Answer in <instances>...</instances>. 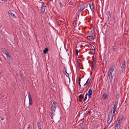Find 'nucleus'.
Listing matches in <instances>:
<instances>
[{"mask_svg":"<svg viewBox=\"0 0 129 129\" xmlns=\"http://www.w3.org/2000/svg\"><path fill=\"white\" fill-rule=\"evenodd\" d=\"M114 69L113 68L111 67L108 71V76H109V78L111 81L113 79L112 73L114 71Z\"/></svg>","mask_w":129,"mask_h":129,"instance_id":"obj_1","label":"nucleus"},{"mask_svg":"<svg viewBox=\"0 0 129 129\" xmlns=\"http://www.w3.org/2000/svg\"><path fill=\"white\" fill-rule=\"evenodd\" d=\"M112 111L110 112L109 113L108 118L107 121V123L109 124H110L113 120V115L112 116Z\"/></svg>","mask_w":129,"mask_h":129,"instance_id":"obj_2","label":"nucleus"},{"mask_svg":"<svg viewBox=\"0 0 129 129\" xmlns=\"http://www.w3.org/2000/svg\"><path fill=\"white\" fill-rule=\"evenodd\" d=\"M8 13L13 18H16V17L15 15L16 13L13 11L9 10L8 11Z\"/></svg>","mask_w":129,"mask_h":129,"instance_id":"obj_3","label":"nucleus"},{"mask_svg":"<svg viewBox=\"0 0 129 129\" xmlns=\"http://www.w3.org/2000/svg\"><path fill=\"white\" fill-rule=\"evenodd\" d=\"M85 4H82L78 8V10L79 12L82 11L85 8Z\"/></svg>","mask_w":129,"mask_h":129,"instance_id":"obj_4","label":"nucleus"},{"mask_svg":"<svg viewBox=\"0 0 129 129\" xmlns=\"http://www.w3.org/2000/svg\"><path fill=\"white\" fill-rule=\"evenodd\" d=\"M89 7L90 8V9H91V10H92V12H93L94 11V5H93L92 4H89Z\"/></svg>","mask_w":129,"mask_h":129,"instance_id":"obj_5","label":"nucleus"},{"mask_svg":"<svg viewBox=\"0 0 129 129\" xmlns=\"http://www.w3.org/2000/svg\"><path fill=\"white\" fill-rule=\"evenodd\" d=\"M46 8V6H43V5L41 6V12L42 14H43L44 13L45 9Z\"/></svg>","mask_w":129,"mask_h":129,"instance_id":"obj_6","label":"nucleus"},{"mask_svg":"<svg viewBox=\"0 0 129 129\" xmlns=\"http://www.w3.org/2000/svg\"><path fill=\"white\" fill-rule=\"evenodd\" d=\"M83 97L84 96L82 94H80L78 96V98H79L78 101L80 102H82V99L83 98Z\"/></svg>","mask_w":129,"mask_h":129,"instance_id":"obj_7","label":"nucleus"},{"mask_svg":"<svg viewBox=\"0 0 129 129\" xmlns=\"http://www.w3.org/2000/svg\"><path fill=\"white\" fill-rule=\"evenodd\" d=\"M56 108V105H52V106L51 109L53 111H53L52 112V114H53V113H54Z\"/></svg>","mask_w":129,"mask_h":129,"instance_id":"obj_8","label":"nucleus"},{"mask_svg":"<svg viewBox=\"0 0 129 129\" xmlns=\"http://www.w3.org/2000/svg\"><path fill=\"white\" fill-rule=\"evenodd\" d=\"M63 69L64 70V74L66 75L67 77H69V74L67 72V71L66 68L65 67H63Z\"/></svg>","mask_w":129,"mask_h":129,"instance_id":"obj_9","label":"nucleus"},{"mask_svg":"<svg viewBox=\"0 0 129 129\" xmlns=\"http://www.w3.org/2000/svg\"><path fill=\"white\" fill-rule=\"evenodd\" d=\"M89 45L91 48L92 49L93 51L92 52V53L93 54H94L95 52V50L94 46L91 44H89Z\"/></svg>","mask_w":129,"mask_h":129,"instance_id":"obj_10","label":"nucleus"},{"mask_svg":"<svg viewBox=\"0 0 129 129\" xmlns=\"http://www.w3.org/2000/svg\"><path fill=\"white\" fill-rule=\"evenodd\" d=\"M87 38L88 40L90 41L92 39H93V40L94 39V38L93 36H87Z\"/></svg>","mask_w":129,"mask_h":129,"instance_id":"obj_11","label":"nucleus"},{"mask_svg":"<svg viewBox=\"0 0 129 129\" xmlns=\"http://www.w3.org/2000/svg\"><path fill=\"white\" fill-rule=\"evenodd\" d=\"M126 62H125V60H124L122 63V65L121 66V68H125V67H126Z\"/></svg>","mask_w":129,"mask_h":129,"instance_id":"obj_12","label":"nucleus"},{"mask_svg":"<svg viewBox=\"0 0 129 129\" xmlns=\"http://www.w3.org/2000/svg\"><path fill=\"white\" fill-rule=\"evenodd\" d=\"M107 13L108 14L107 15H108V20L109 21V22L110 21V20H109V18H110L111 17V13L109 11H108Z\"/></svg>","mask_w":129,"mask_h":129,"instance_id":"obj_13","label":"nucleus"},{"mask_svg":"<svg viewBox=\"0 0 129 129\" xmlns=\"http://www.w3.org/2000/svg\"><path fill=\"white\" fill-rule=\"evenodd\" d=\"M118 103V101H115V104L113 108V109H116Z\"/></svg>","mask_w":129,"mask_h":129,"instance_id":"obj_14","label":"nucleus"},{"mask_svg":"<svg viewBox=\"0 0 129 129\" xmlns=\"http://www.w3.org/2000/svg\"><path fill=\"white\" fill-rule=\"evenodd\" d=\"M88 95H92V91L91 88L90 89L89 91L88 92Z\"/></svg>","mask_w":129,"mask_h":129,"instance_id":"obj_15","label":"nucleus"},{"mask_svg":"<svg viewBox=\"0 0 129 129\" xmlns=\"http://www.w3.org/2000/svg\"><path fill=\"white\" fill-rule=\"evenodd\" d=\"M108 95L106 93H104L103 96V98L104 99H106Z\"/></svg>","mask_w":129,"mask_h":129,"instance_id":"obj_16","label":"nucleus"},{"mask_svg":"<svg viewBox=\"0 0 129 129\" xmlns=\"http://www.w3.org/2000/svg\"><path fill=\"white\" fill-rule=\"evenodd\" d=\"M37 124L38 126V127L39 129H41V124L40 122L38 121L37 122Z\"/></svg>","mask_w":129,"mask_h":129,"instance_id":"obj_17","label":"nucleus"},{"mask_svg":"<svg viewBox=\"0 0 129 129\" xmlns=\"http://www.w3.org/2000/svg\"><path fill=\"white\" fill-rule=\"evenodd\" d=\"M48 51V49L47 48H46L44 50H43L44 54H45Z\"/></svg>","mask_w":129,"mask_h":129,"instance_id":"obj_18","label":"nucleus"},{"mask_svg":"<svg viewBox=\"0 0 129 129\" xmlns=\"http://www.w3.org/2000/svg\"><path fill=\"white\" fill-rule=\"evenodd\" d=\"M120 124L119 123H117V122L116 123V124L114 126V129H118V127Z\"/></svg>","mask_w":129,"mask_h":129,"instance_id":"obj_19","label":"nucleus"},{"mask_svg":"<svg viewBox=\"0 0 129 129\" xmlns=\"http://www.w3.org/2000/svg\"><path fill=\"white\" fill-rule=\"evenodd\" d=\"M120 124L119 123H117V122L116 123V124L114 126V129H118V127Z\"/></svg>","mask_w":129,"mask_h":129,"instance_id":"obj_20","label":"nucleus"},{"mask_svg":"<svg viewBox=\"0 0 129 129\" xmlns=\"http://www.w3.org/2000/svg\"><path fill=\"white\" fill-rule=\"evenodd\" d=\"M121 121L122 120H121L120 119H119V118H117V120L116 123L117 122V123L120 124L121 122Z\"/></svg>","mask_w":129,"mask_h":129,"instance_id":"obj_21","label":"nucleus"},{"mask_svg":"<svg viewBox=\"0 0 129 129\" xmlns=\"http://www.w3.org/2000/svg\"><path fill=\"white\" fill-rule=\"evenodd\" d=\"M96 59H93V62L92 63V65H95L96 63Z\"/></svg>","mask_w":129,"mask_h":129,"instance_id":"obj_22","label":"nucleus"},{"mask_svg":"<svg viewBox=\"0 0 129 129\" xmlns=\"http://www.w3.org/2000/svg\"><path fill=\"white\" fill-rule=\"evenodd\" d=\"M87 95H88V93H87L85 95V98H84V100H83V102H85L86 100L87 99Z\"/></svg>","mask_w":129,"mask_h":129,"instance_id":"obj_23","label":"nucleus"},{"mask_svg":"<svg viewBox=\"0 0 129 129\" xmlns=\"http://www.w3.org/2000/svg\"><path fill=\"white\" fill-rule=\"evenodd\" d=\"M76 22H77V20H75L74 21L73 24V25L75 27L76 26Z\"/></svg>","mask_w":129,"mask_h":129,"instance_id":"obj_24","label":"nucleus"},{"mask_svg":"<svg viewBox=\"0 0 129 129\" xmlns=\"http://www.w3.org/2000/svg\"><path fill=\"white\" fill-rule=\"evenodd\" d=\"M94 32V29H92L91 31V33L90 34L91 35H92L93 34Z\"/></svg>","mask_w":129,"mask_h":129,"instance_id":"obj_25","label":"nucleus"},{"mask_svg":"<svg viewBox=\"0 0 129 129\" xmlns=\"http://www.w3.org/2000/svg\"><path fill=\"white\" fill-rule=\"evenodd\" d=\"M84 42L83 41H80L79 42V45L80 44H84Z\"/></svg>","mask_w":129,"mask_h":129,"instance_id":"obj_26","label":"nucleus"},{"mask_svg":"<svg viewBox=\"0 0 129 129\" xmlns=\"http://www.w3.org/2000/svg\"><path fill=\"white\" fill-rule=\"evenodd\" d=\"M2 51L3 52V53L4 52H5L6 50L5 48H2Z\"/></svg>","mask_w":129,"mask_h":129,"instance_id":"obj_27","label":"nucleus"},{"mask_svg":"<svg viewBox=\"0 0 129 129\" xmlns=\"http://www.w3.org/2000/svg\"><path fill=\"white\" fill-rule=\"evenodd\" d=\"M33 104L32 101H29V105L31 106Z\"/></svg>","mask_w":129,"mask_h":129,"instance_id":"obj_28","label":"nucleus"},{"mask_svg":"<svg viewBox=\"0 0 129 129\" xmlns=\"http://www.w3.org/2000/svg\"><path fill=\"white\" fill-rule=\"evenodd\" d=\"M28 96L29 99L30 98H32L31 95L29 92L28 93Z\"/></svg>","mask_w":129,"mask_h":129,"instance_id":"obj_29","label":"nucleus"},{"mask_svg":"<svg viewBox=\"0 0 129 129\" xmlns=\"http://www.w3.org/2000/svg\"><path fill=\"white\" fill-rule=\"evenodd\" d=\"M76 55V56L78 55V50L77 49H76L75 50Z\"/></svg>","mask_w":129,"mask_h":129,"instance_id":"obj_30","label":"nucleus"},{"mask_svg":"<svg viewBox=\"0 0 129 129\" xmlns=\"http://www.w3.org/2000/svg\"><path fill=\"white\" fill-rule=\"evenodd\" d=\"M125 68H122V70H121V72L122 73H123L125 71Z\"/></svg>","mask_w":129,"mask_h":129,"instance_id":"obj_31","label":"nucleus"},{"mask_svg":"<svg viewBox=\"0 0 129 129\" xmlns=\"http://www.w3.org/2000/svg\"><path fill=\"white\" fill-rule=\"evenodd\" d=\"M79 89V90H80V91H83L84 89V88H81V87Z\"/></svg>","mask_w":129,"mask_h":129,"instance_id":"obj_32","label":"nucleus"},{"mask_svg":"<svg viewBox=\"0 0 129 129\" xmlns=\"http://www.w3.org/2000/svg\"><path fill=\"white\" fill-rule=\"evenodd\" d=\"M59 4H60V7H63V5L60 2H59Z\"/></svg>","mask_w":129,"mask_h":129,"instance_id":"obj_33","label":"nucleus"},{"mask_svg":"<svg viewBox=\"0 0 129 129\" xmlns=\"http://www.w3.org/2000/svg\"><path fill=\"white\" fill-rule=\"evenodd\" d=\"M88 81H86V83L84 84V86H86V85L87 84V83H88Z\"/></svg>","mask_w":129,"mask_h":129,"instance_id":"obj_34","label":"nucleus"},{"mask_svg":"<svg viewBox=\"0 0 129 129\" xmlns=\"http://www.w3.org/2000/svg\"><path fill=\"white\" fill-rule=\"evenodd\" d=\"M78 82H79L78 83H80L81 78H80V76L79 77V79H78Z\"/></svg>","mask_w":129,"mask_h":129,"instance_id":"obj_35","label":"nucleus"},{"mask_svg":"<svg viewBox=\"0 0 129 129\" xmlns=\"http://www.w3.org/2000/svg\"><path fill=\"white\" fill-rule=\"evenodd\" d=\"M73 2L71 1L69 3V4L70 5H73Z\"/></svg>","mask_w":129,"mask_h":129,"instance_id":"obj_36","label":"nucleus"},{"mask_svg":"<svg viewBox=\"0 0 129 129\" xmlns=\"http://www.w3.org/2000/svg\"><path fill=\"white\" fill-rule=\"evenodd\" d=\"M42 4L41 6H45V5H44V3L43 2H41V3Z\"/></svg>","mask_w":129,"mask_h":129,"instance_id":"obj_37","label":"nucleus"},{"mask_svg":"<svg viewBox=\"0 0 129 129\" xmlns=\"http://www.w3.org/2000/svg\"><path fill=\"white\" fill-rule=\"evenodd\" d=\"M116 109H113V113L114 114L116 112Z\"/></svg>","mask_w":129,"mask_h":129,"instance_id":"obj_38","label":"nucleus"},{"mask_svg":"<svg viewBox=\"0 0 129 129\" xmlns=\"http://www.w3.org/2000/svg\"><path fill=\"white\" fill-rule=\"evenodd\" d=\"M53 105H56V104H57V103H56V102L55 101H54L53 102Z\"/></svg>","mask_w":129,"mask_h":129,"instance_id":"obj_39","label":"nucleus"},{"mask_svg":"<svg viewBox=\"0 0 129 129\" xmlns=\"http://www.w3.org/2000/svg\"><path fill=\"white\" fill-rule=\"evenodd\" d=\"M94 65H92V68H91V69L92 70L94 68Z\"/></svg>","mask_w":129,"mask_h":129,"instance_id":"obj_40","label":"nucleus"},{"mask_svg":"<svg viewBox=\"0 0 129 129\" xmlns=\"http://www.w3.org/2000/svg\"><path fill=\"white\" fill-rule=\"evenodd\" d=\"M8 52L6 50L5 51V52H3L4 53L5 55L6 54L8 53Z\"/></svg>","mask_w":129,"mask_h":129,"instance_id":"obj_41","label":"nucleus"},{"mask_svg":"<svg viewBox=\"0 0 129 129\" xmlns=\"http://www.w3.org/2000/svg\"><path fill=\"white\" fill-rule=\"evenodd\" d=\"M6 57L8 58H11L10 56L9 55V54H8V56H7Z\"/></svg>","mask_w":129,"mask_h":129,"instance_id":"obj_42","label":"nucleus"},{"mask_svg":"<svg viewBox=\"0 0 129 129\" xmlns=\"http://www.w3.org/2000/svg\"><path fill=\"white\" fill-rule=\"evenodd\" d=\"M27 129H30V126L29 125H28L27 126Z\"/></svg>","mask_w":129,"mask_h":129,"instance_id":"obj_43","label":"nucleus"},{"mask_svg":"<svg viewBox=\"0 0 129 129\" xmlns=\"http://www.w3.org/2000/svg\"><path fill=\"white\" fill-rule=\"evenodd\" d=\"M78 84H79V87L81 88V85H80V83H78Z\"/></svg>","mask_w":129,"mask_h":129,"instance_id":"obj_44","label":"nucleus"},{"mask_svg":"<svg viewBox=\"0 0 129 129\" xmlns=\"http://www.w3.org/2000/svg\"><path fill=\"white\" fill-rule=\"evenodd\" d=\"M116 18V17L115 16H113V20H115Z\"/></svg>","mask_w":129,"mask_h":129,"instance_id":"obj_45","label":"nucleus"},{"mask_svg":"<svg viewBox=\"0 0 129 129\" xmlns=\"http://www.w3.org/2000/svg\"><path fill=\"white\" fill-rule=\"evenodd\" d=\"M91 95H88V96L89 97V99L90 98H91Z\"/></svg>","mask_w":129,"mask_h":129,"instance_id":"obj_46","label":"nucleus"},{"mask_svg":"<svg viewBox=\"0 0 129 129\" xmlns=\"http://www.w3.org/2000/svg\"><path fill=\"white\" fill-rule=\"evenodd\" d=\"M1 119L2 120H3L4 119V117H1Z\"/></svg>","mask_w":129,"mask_h":129,"instance_id":"obj_47","label":"nucleus"},{"mask_svg":"<svg viewBox=\"0 0 129 129\" xmlns=\"http://www.w3.org/2000/svg\"><path fill=\"white\" fill-rule=\"evenodd\" d=\"M29 99V101H32V98H30Z\"/></svg>","mask_w":129,"mask_h":129,"instance_id":"obj_48","label":"nucleus"},{"mask_svg":"<svg viewBox=\"0 0 129 129\" xmlns=\"http://www.w3.org/2000/svg\"><path fill=\"white\" fill-rule=\"evenodd\" d=\"M81 129H87V128L86 127H84L81 128Z\"/></svg>","mask_w":129,"mask_h":129,"instance_id":"obj_49","label":"nucleus"},{"mask_svg":"<svg viewBox=\"0 0 129 129\" xmlns=\"http://www.w3.org/2000/svg\"><path fill=\"white\" fill-rule=\"evenodd\" d=\"M83 124V123H80V124L79 125H80V126H81V125H82V124Z\"/></svg>","mask_w":129,"mask_h":129,"instance_id":"obj_50","label":"nucleus"},{"mask_svg":"<svg viewBox=\"0 0 129 129\" xmlns=\"http://www.w3.org/2000/svg\"><path fill=\"white\" fill-rule=\"evenodd\" d=\"M8 54H9L8 53V52L7 54H5V55H6V56H8Z\"/></svg>","mask_w":129,"mask_h":129,"instance_id":"obj_51","label":"nucleus"},{"mask_svg":"<svg viewBox=\"0 0 129 129\" xmlns=\"http://www.w3.org/2000/svg\"><path fill=\"white\" fill-rule=\"evenodd\" d=\"M8 54H9L8 53V52L7 54H5V55H6V56H8Z\"/></svg>","mask_w":129,"mask_h":129,"instance_id":"obj_52","label":"nucleus"},{"mask_svg":"<svg viewBox=\"0 0 129 129\" xmlns=\"http://www.w3.org/2000/svg\"><path fill=\"white\" fill-rule=\"evenodd\" d=\"M92 57L93 59H95L94 56H92Z\"/></svg>","mask_w":129,"mask_h":129,"instance_id":"obj_53","label":"nucleus"},{"mask_svg":"<svg viewBox=\"0 0 129 129\" xmlns=\"http://www.w3.org/2000/svg\"><path fill=\"white\" fill-rule=\"evenodd\" d=\"M80 64V63L79 62H78V65H79Z\"/></svg>","mask_w":129,"mask_h":129,"instance_id":"obj_54","label":"nucleus"},{"mask_svg":"<svg viewBox=\"0 0 129 129\" xmlns=\"http://www.w3.org/2000/svg\"><path fill=\"white\" fill-rule=\"evenodd\" d=\"M113 50L114 51H115V48H113Z\"/></svg>","mask_w":129,"mask_h":129,"instance_id":"obj_55","label":"nucleus"},{"mask_svg":"<svg viewBox=\"0 0 129 129\" xmlns=\"http://www.w3.org/2000/svg\"><path fill=\"white\" fill-rule=\"evenodd\" d=\"M119 95V94H117V97H118V95Z\"/></svg>","mask_w":129,"mask_h":129,"instance_id":"obj_56","label":"nucleus"},{"mask_svg":"<svg viewBox=\"0 0 129 129\" xmlns=\"http://www.w3.org/2000/svg\"><path fill=\"white\" fill-rule=\"evenodd\" d=\"M89 78H88V79L87 80V81H88L89 80Z\"/></svg>","mask_w":129,"mask_h":129,"instance_id":"obj_57","label":"nucleus"},{"mask_svg":"<svg viewBox=\"0 0 129 129\" xmlns=\"http://www.w3.org/2000/svg\"><path fill=\"white\" fill-rule=\"evenodd\" d=\"M89 31H88L87 33H89Z\"/></svg>","mask_w":129,"mask_h":129,"instance_id":"obj_58","label":"nucleus"},{"mask_svg":"<svg viewBox=\"0 0 129 129\" xmlns=\"http://www.w3.org/2000/svg\"><path fill=\"white\" fill-rule=\"evenodd\" d=\"M81 93V92H79V93Z\"/></svg>","mask_w":129,"mask_h":129,"instance_id":"obj_59","label":"nucleus"},{"mask_svg":"<svg viewBox=\"0 0 129 129\" xmlns=\"http://www.w3.org/2000/svg\"><path fill=\"white\" fill-rule=\"evenodd\" d=\"M106 128H105L104 129H106Z\"/></svg>","mask_w":129,"mask_h":129,"instance_id":"obj_60","label":"nucleus"},{"mask_svg":"<svg viewBox=\"0 0 129 129\" xmlns=\"http://www.w3.org/2000/svg\"><path fill=\"white\" fill-rule=\"evenodd\" d=\"M76 19H77V17H76Z\"/></svg>","mask_w":129,"mask_h":129,"instance_id":"obj_61","label":"nucleus"},{"mask_svg":"<svg viewBox=\"0 0 129 129\" xmlns=\"http://www.w3.org/2000/svg\"><path fill=\"white\" fill-rule=\"evenodd\" d=\"M37 8H38V6H37Z\"/></svg>","mask_w":129,"mask_h":129,"instance_id":"obj_62","label":"nucleus"},{"mask_svg":"<svg viewBox=\"0 0 129 129\" xmlns=\"http://www.w3.org/2000/svg\"><path fill=\"white\" fill-rule=\"evenodd\" d=\"M82 69H83V67H82Z\"/></svg>","mask_w":129,"mask_h":129,"instance_id":"obj_63","label":"nucleus"},{"mask_svg":"<svg viewBox=\"0 0 129 129\" xmlns=\"http://www.w3.org/2000/svg\"><path fill=\"white\" fill-rule=\"evenodd\" d=\"M90 50H91V49H90Z\"/></svg>","mask_w":129,"mask_h":129,"instance_id":"obj_64","label":"nucleus"}]
</instances>
